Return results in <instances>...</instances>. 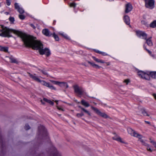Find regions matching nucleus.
Listing matches in <instances>:
<instances>
[{"mask_svg": "<svg viewBox=\"0 0 156 156\" xmlns=\"http://www.w3.org/2000/svg\"><path fill=\"white\" fill-rule=\"evenodd\" d=\"M145 7L150 9H152L154 7V0H145Z\"/></svg>", "mask_w": 156, "mask_h": 156, "instance_id": "nucleus-6", "label": "nucleus"}, {"mask_svg": "<svg viewBox=\"0 0 156 156\" xmlns=\"http://www.w3.org/2000/svg\"><path fill=\"white\" fill-rule=\"evenodd\" d=\"M90 108L91 109L98 115L105 119L110 118L109 116L107 114L104 112H102L97 108L94 107L92 105L90 106Z\"/></svg>", "mask_w": 156, "mask_h": 156, "instance_id": "nucleus-4", "label": "nucleus"}, {"mask_svg": "<svg viewBox=\"0 0 156 156\" xmlns=\"http://www.w3.org/2000/svg\"><path fill=\"white\" fill-rule=\"evenodd\" d=\"M79 108L81 109L82 110L83 112H84L85 113L87 114L89 116H91V113L87 110V109H85L84 108L82 107L81 106H78Z\"/></svg>", "mask_w": 156, "mask_h": 156, "instance_id": "nucleus-14", "label": "nucleus"}, {"mask_svg": "<svg viewBox=\"0 0 156 156\" xmlns=\"http://www.w3.org/2000/svg\"><path fill=\"white\" fill-rule=\"evenodd\" d=\"M27 73L29 74L30 77L33 80L38 82L40 81V80L36 75L35 74L34 75H33L29 73Z\"/></svg>", "mask_w": 156, "mask_h": 156, "instance_id": "nucleus-12", "label": "nucleus"}, {"mask_svg": "<svg viewBox=\"0 0 156 156\" xmlns=\"http://www.w3.org/2000/svg\"><path fill=\"white\" fill-rule=\"evenodd\" d=\"M130 82V80L129 79H127L124 80L123 82L126 83V84H128Z\"/></svg>", "mask_w": 156, "mask_h": 156, "instance_id": "nucleus-33", "label": "nucleus"}, {"mask_svg": "<svg viewBox=\"0 0 156 156\" xmlns=\"http://www.w3.org/2000/svg\"><path fill=\"white\" fill-rule=\"evenodd\" d=\"M9 21H10L11 23H13L14 22V18L13 17L10 16L9 18Z\"/></svg>", "mask_w": 156, "mask_h": 156, "instance_id": "nucleus-31", "label": "nucleus"}, {"mask_svg": "<svg viewBox=\"0 0 156 156\" xmlns=\"http://www.w3.org/2000/svg\"><path fill=\"white\" fill-rule=\"evenodd\" d=\"M132 6L130 3H128L127 4L125 5V13H129L132 10Z\"/></svg>", "mask_w": 156, "mask_h": 156, "instance_id": "nucleus-10", "label": "nucleus"}, {"mask_svg": "<svg viewBox=\"0 0 156 156\" xmlns=\"http://www.w3.org/2000/svg\"><path fill=\"white\" fill-rule=\"evenodd\" d=\"M81 103L83 105L86 107H88L90 106L89 104L84 100H81Z\"/></svg>", "mask_w": 156, "mask_h": 156, "instance_id": "nucleus-16", "label": "nucleus"}, {"mask_svg": "<svg viewBox=\"0 0 156 156\" xmlns=\"http://www.w3.org/2000/svg\"><path fill=\"white\" fill-rule=\"evenodd\" d=\"M123 20L125 23L127 25H129L130 23V19L129 17L126 15L124 16Z\"/></svg>", "mask_w": 156, "mask_h": 156, "instance_id": "nucleus-13", "label": "nucleus"}, {"mask_svg": "<svg viewBox=\"0 0 156 156\" xmlns=\"http://www.w3.org/2000/svg\"><path fill=\"white\" fill-rule=\"evenodd\" d=\"M50 81L55 84L58 85L61 87H65L66 88H67L69 87V86L66 82H60L53 80H51Z\"/></svg>", "mask_w": 156, "mask_h": 156, "instance_id": "nucleus-7", "label": "nucleus"}, {"mask_svg": "<svg viewBox=\"0 0 156 156\" xmlns=\"http://www.w3.org/2000/svg\"><path fill=\"white\" fill-rule=\"evenodd\" d=\"M55 102H56L57 104H58V101H55Z\"/></svg>", "mask_w": 156, "mask_h": 156, "instance_id": "nucleus-48", "label": "nucleus"}, {"mask_svg": "<svg viewBox=\"0 0 156 156\" xmlns=\"http://www.w3.org/2000/svg\"><path fill=\"white\" fill-rule=\"evenodd\" d=\"M113 135L112 137V139L113 140H116L123 144H126V143L122 140L121 137L115 133H113Z\"/></svg>", "mask_w": 156, "mask_h": 156, "instance_id": "nucleus-8", "label": "nucleus"}, {"mask_svg": "<svg viewBox=\"0 0 156 156\" xmlns=\"http://www.w3.org/2000/svg\"><path fill=\"white\" fill-rule=\"evenodd\" d=\"M70 7H75L76 6V4L74 3H70Z\"/></svg>", "mask_w": 156, "mask_h": 156, "instance_id": "nucleus-38", "label": "nucleus"}, {"mask_svg": "<svg viewBox=\"0 0 156 156\" xmlns=\"http://www.w3.org/2000/svg\"><path fill=\"white\" fill-rule=\"evenodd\" d=\"M109 64H110L109 63H108H108H107V65H109Z\"/></svg>", "mask_w": 156, "mask_h": 156, "instance_id": "nucleus-50", "label": "nucleus"}, {"mask_svg": "<svg viewBox=\"0 0 156 156\" xmlns=\"http://www.w3.org/2000/svg\"><path fill=\"white\" fill-rule=\"evenodd\" d=\"M138 75L140 77L148 80L151 79L150 76L152 78L156 79V72H150L148 74L143 71H138Z\"/></svg>", "mask_w": 156, "mask_h": 156, "instance_id": "nucleus-2", "label": "nucleus"}, {"mask_svg": "<svg viewBox=\"0 0 156 156\" xmlns=\"http://www.w3.org/2000/svg\"><path fill=\"white\" fill-rule=\"evenodd\" d=\"M42 33L44 35L47 36H48L51 35H50V32L49 30L47 29H45L43 30H42Z\"/></svg>", "mask_w": 156, "mask_h": 156, "instance_id": "nucleus-15", "label": "nucleus"}, {"mask_svg": "<svg viewBox=\"0 0 156 156\" xmlns=\"http://www.w3.org/2000/svg\"><path fill=\"white\" fill-rule=\"evenodd\" d=\"M136 34L139 37H142L144 39L146 40L147 35L144 32L137 31H136Z\"/></svg>", "mask_w": 156, "mask_h": 156, "instance_id": "nucleus-9", "label": "nucleus"}, {"mask_svg": "<svg viewBox=\"0 0 156 156\" xmlns=\"http://www.w3.org/2000/svg\"><path fill=\"white\" fill-rule=\"evenodd\" d=\"M93 103L95 105H97V104L96 103H95V102H93Z\"/></svg>", "mask_w": 156, "mask_h": 156, "instance_id": "nucleus-51", "label": "nucleus"}, {"mask_svg": "<svg viewBox=\"0 0 156 156\" xmlns=\"http://www.w3.org/2000/svg\"><path fill=\"white\" fill-rule=\"evenodd\" d=\"M144 49H145L146 50V49H147V48H146V47L145 46V45H144Z\"/></svg>", "mask_w": 156, "mask_h": 156, "instance_id": "nucleus-46", "label": "nucleus"}, {"mask_svg": "<svg viewBox=\"0 0 156 156\" xmlns=\"http://www.w3.org/2000/svg\"><path fill=\"white\" fill-rule=\"evenodd\" d=\"M53 156H61V155L59 154L56 153L54 154Z\"/></svg>", "mask_w": 156, "mask_h": 156, "instance_id": "nucleus-40", "label": "nucleus"}, {"mask_svg": "<svg viewBox=\"0 0 156 156\" xmlns=\"http://www.w3.org/2000/svg\"><path fill=\"white\" fill-rule=\"evenodd\" d=\"M41 103L43 104V105H44L45 104V103H44V102H43V100H41Z\"/></svg>", "mask_w": 156, "mask_h": 156, "instance_id": "nucleus-44", "label": "nucleus"}, {"mask_svg": "<svg viewBox=\"0 0 156 156\" xmlns=\"http://www.w3.org/2000/svg\"><path fill=\"white\" fill-rule=\"evenodd\" d=\"M73 88L75 93L79 95H81L84 93L85 94H86V93H85L82 87H79L77 84L74 85L73 86Z\"/></svg>", "mask_w": 156, "mask_h": 156, "instance_id": "nucleus-5", "label": "nucleus"}, {"mask_svg": "<svg viewBox=\"0 0 156 156\" xmlns=\"http://www.w3.org/2000/svg\"><path fill=\"white\" fill-rule=\"evenodd\" d=\"M5 13L7 14H9V13L8 12H6Z\"/></svg>", "mask_w": 156, "mask_h": 156, "instance_id": "nucleus-52", "label": "nucleus"}, {"mask_svg": "<svg viewBox=\"0 0 156 156\" xmlns=\"http://www.w3.org/2000/svg\"><path fill=\"white\" fill-rule=\"evenodd\" d=\"M150 27L152 28H154L156 27V20H154L151 23Z\"/></svg>", "mask_w": 156, "mask_h": 156, "instance_id": "nucleus-25", "label": "nucleus"}, {"mask_svg": "<svg viewBox=\"0 0 156 156\" xmlns=\"http://www.w3.org/2000/svg\"><path fill=\"white\" fill-rule=\"evenodd\" d=\"M30 127L28 124H26L24 126V129L26 130L30 129Z\"/></svg>", "mask_w": 156, "mask_h": 156, "instance_id": "nucleus-28", "label": "nucleus"}, {"mask_svg": "<svg viewBox=\"0 0 156 156\" xmlns=\"http://www.w3.org/2000/svg\"><path fill=\"white\" fill-rule=\"evenodd\" d=\"M6 3L7 5H8V6L10 5V4H11L10 0H6Z\"/></svg>", "mask_w": 156, "mask_h": 156, "instance_id": "nucleus-37", "label": "nucleus"}, {"mask_svg": "<svg viewBox=\"0 0 156 156\" xmlns=\"http://www.w3.org/2000/svg\"><path fill=\"white\" fill-rule=\"evenodd\" d=\"M153 95L154 96V98L156 100V94H153Z\"/></svg>", "mask_w": 156, "mask_h": 156, "instance_id": "nucleus-42", "label": "nucleus"}, {"mask_svg": "<svg viewBox=\"0 0 156 156\" xmlns=\"http://www.w3.org/2000/svg\"><path fill=\"white\" fill-rule=\"evenodd\" d=\"M97 52L99 53V54H102V52H101V51H97Z\"/></svg>", "mask_w": 156, "mask_h": 156, "instance_id": "nucleus-45", "label": "nucleus"}, {"mask_svg": "<svg viewBox=\"0 0 156 156\" xmlns=\"http://www.w3.org/2000/svg\"><path fill=\"white\" fill-rule=\"evenodd\" d=\"M129 131L130 132L129 134L132 136L134 137H136L138 139V140L140 141L142 143H143L145 144L144 143V140L143 139V136L140 134L137 133L134 130L132 129H129Z\"/></svg>", "mask_w": 156, "mask_h": 156, "instance_id": "nucleus-3", "label": "nucleus"}, {"mask_svg": "<svg viewBox=\"0 0 156 156\" xmlns=\"http://www.w3.org/2000/svg\"><path fill=\"white\" fill-rule=\"evenodd\" d=\"M145 122L146 123H147V124H150V122H149L147 121H145Z\"/></svg>", "mask_w": 156, "mask_h": 156, "instance_id": "nucleus-43", "label": "nucleus"}, {"mask_svg": "<svg viewBox=\"0 0 156 156\" xmlns=\"http://www.w3.org/2000/svg\"><path fill=\"white\" fill-rule=\"evenodd\" d=\"M15 8L20 14H23L24 12V10L21 8H20L17 3L15 4Z\"/></svg>", "mask_w": 156, "mask_h": 156, "instance_id": "nucleus-11", "label": "nucleus"}, {"mask_svg": "<svg viewBox=\"0 0 156 156\" xmlns=\"http://www.w3.org/2000/svg\"><path fill=\"white\" fill-rule=\"evenodd\" d=\"M151 37H150L148 39H146V43H147V45L149 46H151L153 45V43L151 41Z\"/></svg>", "mask_w": 156, "mask_h": 156, "instance_id": "nucleus-17", "label": "nucleus"}, {"mask_svg": "<svg viewBox=\"0 0 156 156\" xmlns=\"http://www.w3.org/2000/svg\"><path fill=\"white\" fill-rule=\"evenodd\" d=\"M39 82L41 83L42 85L47 87H48L49 83L47 82L44 80H40V81H39Z\"/></svg>", "mask_w": 156, "mask_h": 156, "instance_id": "nucleus-20", "label": "nucleus"}, {"mask_svg": "<svg viewBox=\"0 0 156 156\" xmlns=\"http://www.w3.org/2000/svg\"><path fill=\"white\" fill-rule=\"evenodd\" d=\"M41 72L44 75H46L47 76H48V75L46 71L44 70H41Z\"/></svg>", "mask_w": 156, "mask_h": 156, "instance_id": "nucleus-32", "label": "nucleus"}, {"mask_svg": "<svg viewBox=\"0 0 156 156\" xmlns=\"http://www.w3.org/2000/svg\"><path fill=\"white\" fill-rule=\"evenodd\" d=\"M146 51L148 52L149 54L152 57H154V55L152 54L151 52V51L148 49H146Z\"/></svg>", "mask_w": 156, "mask_h": 156, "instance_id": "nucleus-36", "label": "nucleus"}, {"mask_svg": "<svg viewBox=\"0 0 156 156\" xmlns=\"http://www.w3.org/2000/svg\"><path fill=\"white\" fill-rule=\"evenodd\" d=\"M82 65L83 66H86V65H85V64L84 63H83L82 64Z\"/></svg>", "mask_w": 156, "mask_h": 156, "instance_id": "nucleus-49", "label": "nucleus"}, {"mask_svg": "<svg viewBox=\"0 0 156 156\" xmlns=\"http://www.w3.org/2000/svg\"><path fill=\"white\" fill-rule=\"evenodd\" d=\"M19 18L21 20H24L25 18V16L24 15H19Z\"/></svg>", "mask_w": 156, "mask_h": 156, "instance_id": "nucleus-35", "label": "nucleus"}, {"mask_svg": "<svg viewBox=\"0 0 156 156\" xmlns=\"http://www.w3.org/2000/svg\"><path fill=\"white\" fill-rule=\"evenodd\" d=\"M102 55H105V53L104 52H102Z\"/></svg>", "mask_w": 156, "mask_h": 156, "instance_id": "nucleus-47", "label": "nucleus"}, {"mask_svg": "<svg viewBox=\"0 0 156 156\" xmlns=\"http://www.w3.org/2000/svg\"><path fill=\"white\" fill-rule=\"evenodd\" d=\"M48 87L51 90H57L56 88L54 86L50 84V83H49Z\"/></svg>", "mask_w": 156, "mask_h": 156, "instance_id": "nucleus-24", "label": "nucleus"}, {"mask_svg": "<svg viewBox=\"0 0 156 156\" xmlns=\"http://www.w3.org/2000/svg\"><path fill=\"white\" fill-rule=\"evenodd\" d=\"M0 50L7 52L8 51V48L7 47H4L0 46Z\"/></svg>", "mask_w": 156, "mask_h": 156, "instance_id": "nucleus-26", "label": "nucleus"}, {"mask_svg": "<svg viewBox=\"0 0 156 156\" xmlns=\"http://www.w3.org/2000/svg\"><path fill=\"white\" fill-rule=\"evenodd\" d=\"M144 143L145 144H144L143 143H142V144L144 145L145 146H146L147 147V151H149L150 152H152L153 151L152 150L151 148V147L147 143H146L145 141H144Z\"/></svg>", "mask_w": 156, "mask_h": 156, "instance_id": "nucleus-19", "label": "nucleus"}, {"mask_svg": "<svg viewBox=\"0 0 156 156\" xmlns=\"http://www.w3.org/2000/svg\"><path fill=\"white\" fill-rule=\"evenodd\" d=\"M87 62L88 63L91 65L93 67H94L96 68L99 69L101 67V66H99L98 65L94 63L91 62L89 61H87Z\"/></svg>", "mask_w": 156, "mask_h": 156, "instance_id": "nucleus-18", "label": "nucleus"}, {"mask_svg": "<svg viewBox=\"0 0 156 156\" xmlns=\"http://www.w3.org/2000/svg\"><path fill=\"white\" fill-rule=\"evenodd\" d=\"M1 27L2 29L0 31L2 33L0 34V36L10 37L11 36L9 34L10 33L13 32L21 38L26 46L31 47L34 49L38 50L40 54L41 55L45 54L46 56H48L51 54L49 49L47 48L43 49L42 44L39 41L36 40V38L23 34L19 31L9 29L6 27H4L2 25L1 26Z\"/></svg>", "mask_w": 156, "mask_h": 156, "instance_id": "nucleus-1", "label": "nucleus"}, {"mask_svg": "<svg viewBox=\"0 0 156 156\" xmlns=\"http://www.w3.org/2000/svg\"><path fill=\"white\" fill-rule=\"evenodd\" d=\"M30 26L34 28V29H35L36 28L35 27L33 24H30Z\"/></svg>", "mask_w": 156, "mask_h": 156, "instance_id": "nucleus-41", "label": "nucleus"}, {"mask_svg": "<svg viewBox=\"0 0 156 156\" xmlns=\"http://www.w3.org/2000/svg\"><path fill=\"white\" fill-rule=\"evenodd\" d=\"M59 34H60L62 36H63V37H64L66 39H69L68 37H67V36L66 35H64L63 33H59Z\"/></svg>", "mask_w": 156, "mask_h": 156, "instance_id": "nucleus-34", "label": "nucleus"}, {"mask_svg": "<svg viewBox=\"0 0 156 156\" xmlns=\"http://www.w3.org/2000/svg\"><path fill=\"white\" fill-rule=\"evenodd\" d=\"M84 115V114L83 112H81L80 113H77L76 114V116L78 118H80Z\"/></svg>", "mask_w": 156, "mask_h": 156, "instance_id": "nucleus-30", "label": "nucleus"}, {"mask_svg": "<svg viewBox=\"0 0 156 156\" xmlns=\"http://www.w3.org/2000/svg\"><path fill=\"white\" fill-rule=\"evenodd\" d=\"M57 109L59 110H61L62 111H64V110L62 108L59 107L58 106H57Z\"/></svg>", "mask_w": 156, "mask_h": 156, "instance_id": "nucleus-39", "label": "nucleus"}, {"mask_svg": "<svg viewBox=\"0 0 156 156\" xmlns=\"http://www.w3.org/2000/svg\"><path fill=\"white\" fill-rule=\"evenodd\" d=\"M142 113L144 115H146L148 116H150V115H149L147 113L146 111L144 109H143L142 110Z\"/></svg>", "mask_w": 156, "mask_h": 156, "instance_id": "nucleus-27", "label": "nucleus"}, {"mask_svg": "<svg viewBox=\"0 0 156 156\" xmlns=\"http://www.w3.org/2000/svg\"><path fill=\"white\" fill-rule=\"evenodd\" d=\"M92 57L94 61H95L98 62H99L101 63H105V62L103 60H101L100 59H98L94 56H92Z\"/></svg>", "mask_w": 156, "mask_h": 156, "instance_id": "nucleus-21", "label": "nucleus"}, {"mask_svg": "<svg viewBox=\"0 0 156 156\" xmlns=\"http://www.w3.org/2000/svg\"><path fill=\"white\" fill-rule=\"evenodd\" d=\"M53 37L56 41H58L59 40V38L58 36L56 35L55 33H53Z\"/></svg>", "mask_w": 156, "mask_h": 156, "instance_id": "nucleus-29", "label": "nucleus"}, {"mask_svg": "<svg viewBox=\"0 0 156 156\" xmlns=\"http://www.w3.org/2000/svg\"><path fill=\"white\" fill-rule=\"evenodd\" d=\"M9 59H10V60H11V62L12 63H16V64H17L18 63V62L16 58H14L13 57H11L9 58Z\"/></svg>", "mask_w": 156, "mask_h": 156, "instance_id": "nucleus-22", "label": "nucleus"}, {"mask_svg": "<svg viewBox=\"0 0 156 156\" xmlns=\"http://www.w3.org/2000/svg\"><path fill=\"white\" fill-rule=\"evenodd\" d=\"M142 22L143 23H144V21H142Z\"/></svg>", "mask_w": 156, "mask_h": 156, "instance_id": "nucleus-53", "label": "nucleus"}, {"mask_svg": "<svg viewBox=\"0 0 156 156\" xmlns=\"http://www.w3.org/2000/svg\"><path fill=\"white\" fill-rule=\"evenodd\" d=\"M43 100L44 101L49 103L52 105H54V102L50 100H48L46 98H44Z\"/></svg>", "mask_w": 156, "mask_h": 156, "instance_id": "nucleus-23", "label": "nucleus"}]
</instances>
